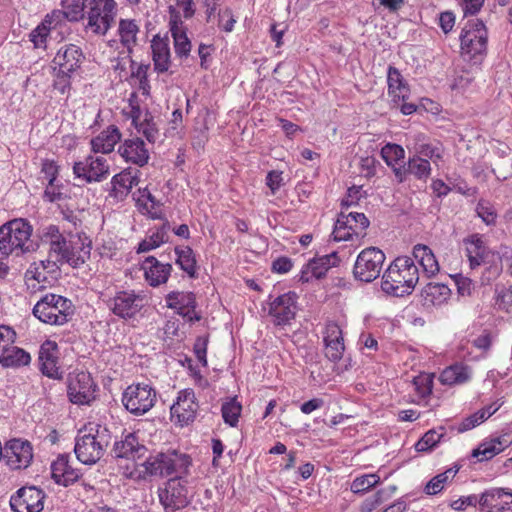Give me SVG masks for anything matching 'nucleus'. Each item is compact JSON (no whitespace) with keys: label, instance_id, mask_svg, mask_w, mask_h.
<instances>
[{"label":"nucleus","instance_id":"obj_34","mask_svg":"<svg viewBox=\"0 0 512 512\" xmlns=\"http://www.w3.org/2000/svg\"><path fill=\"white\" fill-rule=\"evenodd\" d=\"M469 378L468 367L459 363L447 367L440 374V381L444 385L462 384Z\"/></svg>","mask_w":512,"mask_h":512},{"label":"nucleus","instance_id":"obj_15","mask_svg":"<svg viewBox=\"0 0 512 512\" xmlns=\"http://www.w3.org/2000/svg\"><path fill=\"white\" fill-rule=\"evenodd\" d=\"M67 393L72 403L89 404L95 393V385L90 374L80 372L70 378Z\"/></svg>","mask_w":512,"mask_h":512},{"label":"nucleus","instance_id":"obj_17","mask_svg":"<svg viewBox=\"0 0 512 512\" xmlns=\"http://www.w3.org/2000/svg\"><path fill=\"white\" fill-rule=\"evenodd\" d=\"M195 393L192 389L179 392L177 401L171 406V416L183 426L194 421L198 410Z\"/></svg>","mask_w":512,"mask_h":512},{"label":"nucleus","instance_id":"obj_47","mask_svg":"<svg viewBox=\"0 0 512 512\" xmlns=\"http://www.w3.org/2000/svg\"><path fill=\"white\" fill-rule=\"evenodd\" d=\"M380 481V477L376 474H367L361 477H357L351 484V490L354 493H363L368 489L377 485Z\"/></svg>","mask_w":512,"mask_h":512},{"label":"nucleus","instance_id":"obj_53","mask_svg":"<svg viewBox=\"0 0 512 512\" xmlns=\"http://www.w3.org/2000/svg\"><path fill=\"white\" fill-rule=\"evenodd\" d=\"M137 129L146 137L149 142L154 143L156 141L158 136V129L156 128L152 117L148 118L146 116L145 119L139 123Z\"/></svg>","mask_w":512,"mask_h":512},{"label":"nucleus","instance_id":"obj_56","mask_svg":"<svg viewBox=\"0 0 512 512\" xmlns=\"http://www.w3.org/2000/svg\"><path fill=\"white\" fill-rule=\"evenodd\" d=\"M218 16H219V26L225 32H231L233 30L234 24L236 22V20L234 19L232 10L229 8H226L223 11H220Z\"/></svg>","mask_w":512,"mask_h":512},{"label":"nucleus","instance_id":"obj_49","mask_svg":"<svg viewBox=\"0 0 512 512\" xmlns=\"http://www.w3.org/2000/svg\"><path fill=\"white\" fill-rule=\"evenodd\" d=\"M173 40L175 53L179 57H187L191 51V42L188 39L186 32L173 31Z\"/></svg>","mask_w":512,"mask_h":512},{"label":"nucleus","instance_id":"obj_10","mask_svg":"<svg viewBox=\"0 0 512 512\" xmlns=\"http://www.w3.org/2000/svg\"><path fill=\"white\" fill-rule=\"evenodd\" d=\"M488 32L484 23L479 19L469 20L460 34L463 53L472 57L482 55L487 49Z\"/></svg>","mask_w":512,"mask_h":512},{"label":"nucleus","instance_id":"obj_41","mask_svg":"<svg viewBox=\"0 0 512 512\" xmlns=\"http://www.w3.org/2000/svg\"><path fill=\"white\" fill-rule=\"evenodd\" d=\"M444 428L440 427L439 430L431 429L427 431L422 438L415 444V449L418 452H427L432 450L443 438Z\"/></svg>","mask_w":512,"mask_h":512},{"label":"nucleus","instance_id":"obj_30","mask_svg":"<svg viewBox=\"0 0 512 512\" xmlns=\"http://www.w3.org/2000/svg\"><path fill=\"white\" fill-rule=\"evenodd\" d=\"M413 256L420 263L427 277H432L439 271L438 261L428 246L417 244L413 248Z\"/></svg>","mask_w":512,"mask_h":512},{"label":"nucleus","instance_id":"obj_19","mask_svg":"<svg viewBox=\"0 0 512 512\" xmlns=\"http://www.w3.org/2000/svg\"><path fill=\"white\" fill-rule=\"evenodd\" d=\"M40 370L50 378H60L61 372L58 366L59 348L56 342L46 340L39 350Z\"/></svg>","mask_w":512,"mask_h":512},{"label":"nucleus","instance_id":"obj_33","mask_svg":"<svg viewBox=\"0 0 512 512\" xmlns=\"http://www.w3.org/2000/svg\"><path fill=\"white\" fill-rule=\"evenodd\" d=\"M388 92L393 96L394 102L403 100L408 97V86L404 83L402 75L395 67L390 66L388 69Z\"/></svg>","mask_w":512,"mask_h":512},{"label":"nucleus","instance_id":"obj_18","mask_svg":"<svg viewBox=\"0 0 512 512\" xmlns=\"http://www.w3.org/2000/svg\"><path fill=\"white\" fill-rule=\"evenodd\" d=\"M84 59L81 49L73 44L61 47L55 55L52 63L54 70L64 75H71L76 71Z\"/></svg>","mask_w":512,"mask_h":512},{"label":"nucleus","instance_id":"obj_9","mask_svg":"<svg viewBox=\"0 0 512 512\" xmlns=\"http://www.w3.org/2000/svg\"><path fill=\"white\" fill-rule=\"evenodd\" d=\"M385 259V254L379 248H365L356 258L353 267L354 278L365 283L374 281L379 277Z\"/></svg>","mask_w":512,"mask_h":512},{"label":"nucleus","instance_id":"obj_62","mask_svg":"<svg viewBox=\"0 0 512 512\" xmlns=\"http://www.w3.org/2000/svg\"><path fill=\"white\" fill-rule=\"evenodd\" d=\"M454 24L455 16L452 12L445 11L440 14L439 25L445 34L453 29Z\"/></svg>","mask_w":512,"mask_h":512},{"label":"nucleus","instance_id":"obj_20","mask_svg":"<svg viewBox=\"0 0 512 512\" xmlns=\"http://www.w3.org/2000/svg\"><path fill=\"white\" fill-rule=\"evenodd\" d=\"M325 356L332 362H338L345 350L342 330L334 322H328L324 332Z\"/></svg>","mask_w":512,"mask_h":512},{"label":"nucleus","instance_id":"obj_3","mask_svg":"<svg viewBox=\"0 0 512 512\" xmlns=\"http://www.w3.org/2000/svg\"><path fill=\"white\" fill-rule=\"evenodd\" d=\"M191 464L189 455L173 450L150 456L141 465L147 475L164 478L172 474L187 475Z\"/></svg>","mask_w":512,"mask_h":512},{"label":"nucleus","instance_id":"obj_8","mask_svg":"<svg viewBox=\"0 0 512 512\" xmlns=\"http://www.w3.org/2000/svg\"><path fill=\"white\" fill-rule=\"evenodd\" d=\"M148 304L147 295L143 291L121 290L109 301L114 315L124 320L136 319Z\"/></svg>","mask_w":512,"mask_h":512},{"label":"nucleus","instance_id":"obj_58","mask_svg":"<svg viewBox=\"0 0 512 512\" xmlns=\"http://www.w3.org/2000/svg\"><path fill=\"white\" fill-rule=\"evenodd\" d=\"M16 338L15 331L6 325H0V348L4 350L7 346L14 343Z\"/></svg>","mask_w":512,"mask_h":512},{"label":"nucleus","instance_id":"obj_51","mask_svg":"<svg viewBox=\"0 0 512 512\" xmlns=\"http://www.w3.org/2000/svg\"><path fill=\"white\" fill-rule=\"evenodd\" d=\"M115 8L114 0H90L88 15H104L106 12H113Z\"/></svg>","mask_w":512,"mask_h":512},{"label":"nucleus","instance_id":"obj_45","mask_svg":"<svg viewBox=\"0 0 512 512\" xmlns=\"http://www.w3.org/2000/svg\"><path fill=\"white\" fill-rule=\"evenodd\" d=\"M405 151L397 144H386L381 149V156L388 166L394 167L398 161L404 159Z\"/></svg>","mask_w":512,"mask_h":512},{"label":"nucleus","instance_id":"obj_29","mask_svg":"<svg viewBox=\"0 0 512 512\" xmlns=\"http://www.w3.org/2000/svg\"><path fill=\"white\" fill-rule=\"evenodd\" d=\"M138 172L139 171L136 170L133 174L131 170H124L112 178V192L115 197L122 198L128 195L132 187L139 183V179L137 177Z\"/></svg>","mask_w":512,"mask_h":512},{"label":"nucleus","instance_id":"obj_21","mask_svg":"<svg viewBox=\"0 0 512 512\" xmlns=\"http://www.w3.org/2000/svg\"><path fill=\"white\" fill-rule=\"evenodd\" d=\"M112 451L116 458L137 461L145 457L148 449L143 444L139 443L135 433H128L122 440L115 442Z\"/></svg>","mask_w":512,"mask_h":512},{"label":"nucleus","instance_id":"obj_46","mask_svg":"<svg viewBox=\"0 0 512 512\" xmlns=\"http://www.w3.org/2000/svg\"><path fill=\"white\" fill-rule=\"evenodd\" d=\"M501 447L494 442V439L481 443L478 448L473 450V457H480V461H487L492 459L497 454L501 453Z\"/></svg>","mask_w":512,"mask_h":512},{"label":"nucleus","instance_id":"obj_36","mask_svg":"<svg viewBox=\"0 0 512 512\" xmlns=\"http://www.w3.org/2000/svg\"><path fill=\"white\" fill-rule=\"evenodd\" d=\"M166 303L168 308L178 309L179 311L191 308L194 313V309H196V298L192 292L172 291L167 294Z\"/></svg>","mask_w":512,"mask_h":512},{"label":"nucleus","instance_id":"obj_50","mask_svg":"<svg viewBox=\"0 0 512 512\" xmlns=\"http://www.w3.org/2000/svg\"><path fill=\"white\" fill-rule=\"evenodd\" d=\"M167 238L163 237L157 230L152 233L147 239L139 243L137 252H148L152 249L159 247L161 244L166 243Z\"/></svg>","mask_w":512,"mask_h":512},{"label":"nucleus","instance_id":"obj_61","mask_svg":"<svg viewBox=\"0 0 512 512\" xmlns=\"http://www.w3.org/2000/svg\"><path fill=\"white\" fill-rule=\"evenodd\" d=\"M455 283L457 285L458 293L461 296H470L471 295V292L473 289V284H472L471 279H469L468 277H464L462 275H456Z\"/></svg>","mask_w":512,"mask_h":512},{"label":"nucleus","instance_id":"obj_59","mask_svg":"<svg viewBox=\"0 0 512 512\" xmlns=\"http://www.w3.org/2000/svg\"><path fill=\"white\" fill-rule=\"evenodd\" d=\"M477 214L478 216L488 225L494 224L496 220V212L490 206L485 205L484 203H478L477 205Z\"/></svg>","mask_w":512,"mask_h":512},{"label":"nucleus","instance_id":"obj_28","mask_svg":"<svg viewBox=\"0 0 512 512\" xmlns=\"http://www.w3.org/2000/svg\"><path fill=\"white\" fill-rule=\"evenodd\" d=\"M151 49L155 71L158 73L167 72L171 64L168 42L156 35L151 41Z\"/></svg>","mask_w":512,"mask_h":512},{"label":"nucleus","instance_id":"obj_57","mask_svg":"<svg viewBox=\"0 0 512 512\" xmlns=\"http://www.w3.org/2000/svg\"><path fill=\"white\" fill-rule=\"evenodd\" d=\"M282 172L278 170L270 171L266 176V185L270 188L272 194H275L277 190L283 185Z\"/></svg>","mask_w":512,"mask_h":512},{"label":"nucleus","instance_id":"obj_22","mask_svg":"<svg viewBox=\"0 0 512 512\" xmlns=\"http://www.w3.org/2000/svg\"><path fill=\"white\" fill-rule=\"evenodd\" d=\"M118 152L125 161L138 166H144L149 160V153L145 148V143L138 137L126 139L123 144L120 145Z\"/></svg>","mask_w":512,"mask_h":512},{"label":"nucleus","instance_id":"obj_63","mask_svg":"<svg viewBox=\"0 0 512 512\" xmlns=\"http://www.w3.org/2000/svg\"><path fill=\"white\" fill-rule=\"evenodd\" d=\"M418 392L422 395H428L432 392V380L429 376L417 377L414 379Z\"/></svg>","mask_w":512,"mask_h":512},{"label":"nucleus","instance_id":"obj_35","mask_svg":"<svg viewBox=\"0 0 512 512\" xmlns=\"http://www.w3.org/2000/svg\"><path fill=\"white\" fill-rule=\"evenodd\" d=\"M467 244L466 253L472 269L478 267L484 259L485 246L478 234L470 236L465 240Z\"/></svg>","mask_w":512,"mask_h":512},{"label":"nucleus","instance_id":"obj_38","mask_svg":"<svg viewBox=\"0 0 512 512\" xmlns=\"http://www.w3.org/2000/svg\"><path fill=\"white\" fill-rule=\"evenodd\" d=\"M339 261L340 260L336 252L312 259L310 261L312 266V275L316 279L324 277L330 268L337 266Z\"/></svg>","mask_w":512,"mask_h":512},{"label":"nucleus","instance_id":"obj_2","mask_svg":"<svg viewBox=\"0 0 512 512\" xmlns=\"http://www.w3.org/2000/svg\"><path fill=\"white\" fill-rule=\"evenodd\" d=\"M33 228L24 218L10 220L0 227V252L8 256L14 251L32 252L36 245L31 241Z\"/></svg>","mask_w":512,"mask_h":512},{"label":"nucleus","instance_id":"obj_25","mask_svg":"<svg viewBox=\"0 0 512 512\" xmlns=\"http://www.w3.org/2000/svg\"><path fill=\"white\" fill-rule=\"evenodd\" d=\"M121 133L119 129L110 125L103 130L98 136L91 140V149L93 153L108 154L114 150L115 145L120 141Z\"/></svg>","mask_w":512,"mask_h":512},{"label":"nucleus","instance_id":"obj_39","mask_svg":"<svg viewBox=\"0 0 512 512\" xmlns=\"http://www.w3.org/2000/svg\"><path fill=\"white\" fill-rule=\"evenodd\" d=\"M407 170L409 175H413L418 180L426 181L431 174V164L428 159L415 155L409 158Z\"/></svg>","mask_w":512,"mask_h":512},{"label":"nucleus","instance_id":"obj_23","mask_svg":"<svg viewBox=\"0 0 512 512\" xmlns=\"http://www.w3.org/2000/svg\"><path fill=\"white\" fill-rule=\"evenodd\" d=\"M145 279L153 287L167 282L172 271L171 264H162L155 257L149 256L144 262Z\"/></svg>","mask_w":512,"mask_h":512},{"label":"nucleus","instance_id":"obj_37","mask_svg":"<svg viewBox=\"0 0 512 512\" xmlns=\"http://www.w3.org/2000/svg\"><path fill=\"white\" fill-rule=\"evenodd\" d=\"M175 254L177 255L176 263L180 266V268L190 277H196L197 265L192 248L189 246L176 247Z\"/></svg>","mask_w":512,"mask_h":512},{"label":"nucleus","instance_id":"obj_31","mask_svg":"<svg viewBox=\"0 0 512 512\" xmlns=\"http://www.w3.org/2000/svg\"><path fill=\"white\" fill-rule=\"evenodd\" d=\"M450 295V289L442 283L429 282L421 291L424 305H439Z\"/></svg>","mask_w":512,"mask_h":512},{"label":"nucleus","instance_id":"obj_32","mask_svg":"<svg viewBox=\"0 0 512 512\" xmlns=\"http://www.w3.org/2000/svg\"><path fill=\"white\" fill-rule=\"evenodd\" d=\"M31 361L30 354L16 346H7L1 356L0 364L3 367H19L28 365Z\"/></svg>","mask_w":512,"mask_h":512},{"label":"nucleus","instance_id":"obj_6","mask_svg":"<svg viewBox=\"0 0 512 512\" xmlns=\"http://www.w3.org/2000/svg\"><path fill=\"white\" fill-rule=\"evenodd\" d=\"M157 401L156 390L149 384L129 385L122 394V403L127 411L141 416L151 410Z\"/></svg>","mask_w":512,"mask_h":512},{"label":"nucleus","instance_id":"obj_11","mask_svg":"<svg viewBox=\"0 0 512 512\" xmlns=\"http://www.w3.org/2000/svg\"><path fill=\"white\" fill-rule=\"evenodd\" d=\"M2 458L13 470L27 468L33 459V448L29 441L12 439L2 448Z\"/></svg>","mask_w":512,"mask_h":512},{"label":"nucleus","instance_id":"obj_12","mask_svg":"<svg viewBox=\"0 0 512 512\" xmlns=\"http://www.w3.org/2000/svg\"><path fill=\"white\" fill-rule=\"evenodd\" d=\"M45 493L35 486H24L10 498L14 512H41L44 508Z\"/></svg>","mask_w":512,"mask_h":512},{"label":"nucleus","instance_id":"obj_60","mask_svg":"<svg viewBox=\"0 0 512 512\" xmlns=\"http://www.w3.org/2000/svg\"><path fill=\"white\" fill-rule=\"evenodd\" d=\"M25 279L29 281H36L38 284L45 283L47 281L46 273L40 269V266H36L34 263L25 273Z\"/></svg>","mask_w":512,"mask_h":512},{"label":"nucleus","instance_id":"obj_7","mask_svg":"<svg viewBox=\"0 0 512 512\" xmlns=\"http://www.w3.org/2000/svg\"><path fill=\"white\" fill-rule=\"evenodd\" d=\"M158 496L165 512H176L185 508L191 500L187 479L183 475L169 479L164 488H159Z\"/></svg>","mask_w":512,"mask_h":512},{"label":"nucleus","instance_id":"obj_16","mask_svg":"<svg viewBox=\"0 0 512 512\" xmlns=\"http://www.w3.org/2000/svg\"><path fill=\"white\" fill-rule=\"evenodd\" d=\"M297 299V294L290 291L276 297L270 303L269 315L274 318L273 322L275 325H286L294 319L297 309Z\"/></svg>","mask_w":512,"mask_h":512},{"label":"nucleus","instance_id":"obj_64","mask_svg":"<svg viewBox=\"0 0 512 512\" xmlns=\"http://www.w3.org/2000/svg\"><path fill=\"white\" fill-rule=\"evenodd\" d=\"M70 77L71 75H64L57 72V77L54 81V88L58 90L60 93L64 94L70 90L71 84H70Z\"/></svg>","mask_w":512,"mask_h":512},{"label":"nucleus","instance_id":"obj_54","mask_svg":"<svg viewBox=\"0 0 512 512\" xmlns=\"http://www.w3.org/2000/svg\"><path fill=\"white\" fill-rule=\"evenodd\" d=\"M418 156H421L426 159H431L434 163L442 158L441 151L438 147L433 146L431 144H423L420 145L417 149Z\"/></svg>","mask_w":512,"mask_h":512},{"label":"nucleus","instance_id":"obj_5","mask_svg":"<svg viewBox=\"0 0 512 512\" xmlns=\"http://www.w3.org/2000/svg\"><path fill=\"white\" fill-rule=\"evenodd\" d=\"M109 441L110 436L106 428L99 426L95 433L79 431L74 447L77 459L86 465L95 464L104 455Z\"/></svg>","mask_w":512,"mask_h":512},{"label":"nucleus","instance_id":"obj_4","mask_svg":"<svg viewBox=\"0 0 512 512\" xmlns=\"http://www.w3.org/2000/svg\"><path fill=\"white\" fill-rule=\"evenodd\" d=\"M33 315L50 325H64L74 315L72 301L57 294H46L33 307Z\"/></svg>","mask_w":512,"mask_h":512},{"label":"nucleus","instance_id":"obj_44","mask_svg":"<svg viewBox=\"0 0 512 512\" xmlns=\"http://www.w3.org/2000/svg\"><path fill=\"white\" fill-rule=\"evenodd\" d=\"M458 469L450 468L443 473H440L433 477L425 486V493L428 495H435L442 491L444 488V484L448 481L449 478H453Z\"/></svg>","mask_w":512,"mask_h":512},{"label":"nucleus","instance_id":"obj_24","mask_svg":"<svg viewBox=\"0 0 512 512\" xmlns=\"http://www.w3.org/2000/svg\"><path fill=\"white\" fill-rule=\"evenodd\" d=\"M51 476L57 484L68 486L78 480L79 472L69 465L67 455H60L51 465Z\"/></svg>","mask_w":512,"mask_h":512},{"label":"nucleus","instance_id":"obj_14","mask_svg":"<svg viewBox=\"0 0 512 512\" xmlns=\"http://www.w3.org/2000/svg\"><path fill=\"white\" fill-rule=\"evenodd\" d=\"M478 504L483 512H512V491L490 488L480 495Z\"/></svg>","mask_w":512,"mask_h":512},{"label":"nucleus","instance_id":"obj_1","mask_svg":"<svg viewBox=\"0 0 512 512\" xmlns=\"http://www.w3.org/2000/svg\"><path fill=\"white\" fill-rule=\"evenodd\" d=\"M419 281L418 267L410 257L396 258L382 276L383 292L395 297L409 295Z\"/></svg>","mask_w":512,"mask_h":512},{"label":"nucleus","instance_id":"obj_27","mask_svg":"<svg viewBox=\"0 0 512 512\" xmlns=\"http://www.w3.org/2000/svg\"><path fill=\"white\" fill-rule=\"evenodd\" d=\"M48 236L50 237L48 254L60 264L68 263L70 240L67 241L56 226L49 227Z\"/></svg>","mask_w":512,"mask_h":512},{"label":"nucleus","instance_id":"obj_43","mask_svg":"<svg viewBox=\"0 0 512 512\" xmlns=\"http://www.w3.org/2000/svg\"><path fill=\"white\" fill-rule=\"evenodd\" d=\"M112 21L113 12H106L101 16L92 13V15H88L87 27L96 34L104 35L110 28Z\"/></svg>","mask_w":512,"mask_h":512},{"label":"nucleus","instance_id":"obj_42","mask_svg":"<svg viewBox=\"0 0 512 512\" xmlns=\"http://www.w3.org/2000/svg\"><path fill=\"white\" fill-rule=\"evenodd\" d=\"M242 406L236 398H232L222 404L221 413L223 420L231 427H235L241 414Z\"/></svg>","mask_w":512,"mask_h":512},{"label":"nucleus","instance_id":"obj_52","mask_svg":"<svg viewBox=\"0 0 512 512\" xmlns=\"http://www.w3.org/2000/svg\"><path fill=\"white\" fill-rule=\"evenodd\" d=\"M346 216L349 220V225L352 226L353 233L356 235H358L359 232L364 231L369 226V220L363 213L349 212Z\"/></svg>","mask_w":512,"mask_h":512},{"label":"nucleus","instance_id":"obj_48","mask_svg":"<svg viewBox=\"0 0 512 512\" xmlns=\"http://www.w3.org/2000/svg\"><path fill=\"white\" fill-rule=\"evenodd\" d=\"M51 20L45 19L39 24L30 34V40L34 43L35 47H42L49 35L51 28Z\"/></svg>","mask_w":512,"mask_h":512},{"label":"nucleus","instance_id":"obj_40","mask_svg":"<svg viewBox=\"0 0 512 512\" xmlns=\"http://www.w3.org/2000/svg\"><path fill=\"white\" fill-rule=\"evenodd\" d=\"M139 28L134 20L122 19L119 23L121 42L128 49L136 44V36Z\"/></svg>","mask_w":512,"mask_h":512},{"label":"nucleus","instance_id":"obj_13","mask_svg":"<svg viewBox=\"0 0 512 512\" xmlns=\"http://www.w3.org/2000/svg\"><path fill=\"white\" fill-rule=\"evenodd\" d=\"M73 173L87 183L100 182L109 174V165L102 156L89 155L83 161L75 162Z\"/></svg>","mask_w":512,"mask_h":512},{"label":"nucleus","instance_id":"obj_55","mask_svg":"<svg viewBox=\"0 0 512 512\" xmlns=\"http://www.w3.org/2000/svg\"><path fill=\"white\" fill-rule=\"evenodd\" d=\"M207 345H208L207 337H198L194 343V353L196 355L197 360L203 366H207V358H206Z\"/></svg>","mask_w":512,"mask_h":512},{"label":"nucleus","instance_id":"obj_26","mask_svg":"<svg viewBox=\"0 0 512 512\" xmlns=\"http://www.w3.org/2000/svg\"><path fill=\"white\" fill-rule=\"evenodd\" d=\"M91 253V241L88 237L76 236L70 240L68 264L72 267H79L84 264Z\"/></svg>","mask_w":512,"mask_h":512}]
</instances>
